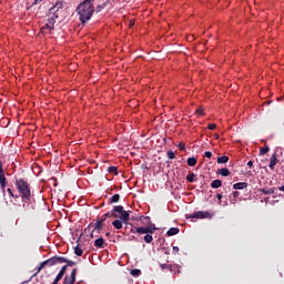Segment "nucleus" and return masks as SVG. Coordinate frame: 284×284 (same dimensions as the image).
Masks as SVG:
<instances>
[{
    "label": "nucleus",
    "mask_w": 284,
    "mask_h": 284,
    "mask_svg": "<svg viewBox=\"0 0 284 284\" xmlns=\"http://www.w3.org/2000/svg\"><path fill=\"white\" fill-rule=\"evenodd\" d=\"M43 267H47V266H45V265H43V263H41V264H40V266L36 268V270H37V272L34 273V275H33V276H37V274H39V272H41V270H42Z\"/></svg>",
    "instance_id": "37"
},
{
    "label": "nucleus",
    "mask_w": 284,
    "mask_h": 284,
    "mask_svg": "<svg viewBox=\"0 0 284 284\" xmlns=\"http://www.w3.org/2000/svg\"><path fill=\"white\" fill-rule=\"evenodd\" d=\"M112 225L115 227V230H123V222L121 220H114Z\"/></svg>",
    "instance_id": "17"
},
{
    "label": "nucleus",
    "mask_w": 284,
    "mask_h": 284,
    "mask_svg": "<svg viewBox=\"0 0 284 284\" xmlns=\"http://www.w3.org/2000/svg\"><path fill=\"white\" fill-rule=\"evenodd\" d=\"M130 274H131V276H134V277L141 276V270L133 268V270H131Z\"/></svg>",
    "instance_id": "28"
},
{
    "label": "nucleus",
    "mask_w": 284,
    "mask_h": 284,
    "mask_svg": "<svg viewBox=\"0 0 284 284\" xmlns=\"http://www.w3.org/2000/svg\"><path fill=\"white\" fill-rule=\"evenodd\" d=\"M216 199L221 202V199H223V195L221 193H217Z\"/></svg>",
    "instance_id": "49"
},
{
    "label": "nucleus",
    "mask_w": 284,
    "mask_h": 284,
    "mask_svg": "<svg viewBox=\"0 0 284 284\" xmlns=\"http://www.w3.org/2000/svg\"><path fill=\"white\" fill-rule=\"evenodd\" d=\"M247 165H248V168H253L254 166V162L253 161H248Z\"/></svg>",
    "instance_id": "51"
},
{
    "label": "nucleus",
    "mask_w": 284,
    "mask_h": 284,
    "mask_svg": "<svg viewBox=\"0 0 284 284\" xmlns=\"http://www.w3.org/2000/svg\"><path fill=\"white\" fill-rule=\"evenodd\" d=\"M267 152H270V146H264L260 150V154L261 156L267 154Z\"/></svg>",
    "instance_id": "32"
},
{
    "label": "nucleus",
    "mask_w": 284,
    "mask_h": 284,
    "mask_svg": "<svg viewBox=\"0 0 284 284\" xmlns=\"http://www.w3.org/2000/svg\"><path fill=\"white\" fill-rule=\"evenodd\" d=\"M232 203L234 204V203H236V201H232Z\"/></svg>",
    "instance_id": "55"
},
{
    "label": "nucleus",
    "mask_w": 284,
    "mask_h": 284,
    "mask_svg": "<svg viewBox=\"0 0 284 284\" xmlns=\"http://www.w3.org/2000/svg\"><path fill=\"white\" fill-rule=\"evenodd\" d=\"M63 276H65V275L63 273L59 272L52 284H59V281H61V278H63Z\"/></svg>",
    "instance_id": "29"
},
{
    "label": "nucleus",
    "mask_w": 284,
    "mask_h": 284,
    "mask_svg": "<svg viewBox=\"0 0 284 284\" xmlns=\"http://www.w3.org/2000/svg\"><path fill=\"white\" fill-rule=\"evenodd\" d=\"M65 261L64 256L55 255L53 257H50L49 260L42 262V265H45L47 267H52L53 265H61Z\"/></svg>",
    "instance_id": "5"
},
{
    "label": "nucleus",
    "mask_w": 284,
    "mask_h": 284,
    "mask_svg": "<svg viewBox=\"0 0 284 284\" xmlns=\"http://www.w3.org/2000/svg\"><path fill=\"white\" fill-rule=\"evenodd\" d=\"M166 156L170 160L176 159V154H174V151H168L166 152Z\"/></svg>",
    "instance_id": "33"
},
{
    "label": "nucleus",
    "mask_w": 284,
    "mask_h": 284,
    "mask_svg": "<svg viewBox=\"0 0 284 284\" xmlns=\"http://www.w3.org/2000/svg\"><path fill=\"white\" fill-rule=\"evenodd\" d=\"M16 189L18 190L20 197L22 199V203H30L32 201V191L30 189V183L26 181V179L20 178L16 180Z\"/></svg>",
    "instance_id": "2"
},
{
    "label": "nucleus",
    "mask_w": 284,
    "mask_h": 284,
    "mask_svg": "<svg viewBox=\"0 0 284 284\" xmlns=\"http://www.w3.org/2000/svg\"><path fill=\"white\" fill-rule=\"evenodd\" d=\"M104 243H105V240H103V237H100V239L95 240L94 246H95V247H99L100 250H103Z\"/></svg>",
    "instance_id": "16"
},
{
    "label": "nucleus",
    "mask_w": 284,
    "mask_h": 284,
    "mask_svg": "<svg viewBox=\"0 0 284 284\" xmlns=\"http://www.w3.org/2000/svg\"><path fill=\"white\" fill-rule=\"evenodd\" d=\"M217 174H220L221 176H230V169L227 168L219 169Z\"/></svg>",
    "instance_id": "18"
},
{
    "label": "nucleus",
    "mask_w": 284,
    "mask_h": 284,
    "mask_svg": "<svg viewBox=\"0 0 284 284\" xmlns=\"http://www.w3.org/2000/svg\"><path fill=\"white\" fill-rule=\"evenodd\" d=\"M227 161H230V156L227 155L217 158V163H227Z\"/></svg>",
    "instance_id": "27"
},
{
    "label": "nucleus",
    "mask_w": 284,
    "mask_h": 284,
    "mask_svg": "<svg viewBox=\"0 0 284 284\" xmlns=\"http://www.w3.org/2000/svg\"><path fill=\"white\" fill-rule=\"evenodd\" d=\"M179 232H180L179 227H171V229L166 232V234H168V236H176V234H179Z\"/></svg>",
    "instance_id": "19"
},
{
    "label": "nucleus",
    "mask_w": 284,
    "mask_h": 284,
    "mask_svg": "<svg viewBox=\"0 0 284 284\" xmlns=\"http://www.w3.org/2000/svg\"><path fill=\"white\" fill-rule=\"evenodd\" d=\"M74 254H75L77 256H83V251H82V248L79 247V246H75V247H74Z\"/></svg>",
    "instance_id": "31"
},
{
    "label": "nucleus",
    "mask_w": 284,
    "mask_h": 284,
    "mask_svg": "<svg viewBox=\"0 0 284 284\" xmlns=\"http://www.w3.org/2000/svg\"><path fill=\"white\" fill-rule=\"evenodd\" d=\"M247 187V182H239L233 185V190H245Z\"/></svg>",
    "instance_id": "14"
},
{
    "label": "nucleus",
    "mask_w": 284,
    "mask_h": 284,
    "mask_svg": "<svg viewBox=\"0 0 284 284\" xmlns=\"http://www.w3.org/2000/svg\"><path fill=\"white\" fill-rule=\"evenodd\" d=\"M63 263H67V266H68V267H72V266L77 265V262L70 261V260H68L67 257H65V261H64Z\"/></svg>",
    "instance_id": "34"
},
{
    "label": "nucleus",
    "mask_w": 284,
    "mask_h": 284,
    "mask_svg": "<svg viewBox=\"0 0 284 284\" xmlns=\"http://www.w3.org/2000/svg\"><path fill=\"white\" fill-rule=\"evenodd\" d=\"M7 185H8V181L6 179V174L0 175V187L3 192H6Z\"/></svg>",
    "instance_id": "13"
},
{
    "label": "nucleus",
    "mask_w": 284,
    "mask_h": 284,
    "mask_svg": "<svg viewBox=\"0 0 284 284\" xmlns=\"http://www.w3.org/2000/svg\"><path fill=\"white\" fill-rule=\"evenodd\" d=\"M113 213L119 214V216H115V219H120L121 221H130V212L124 211L123 206L116 205L113 207Z\"/></svg>",
    "instance_id": "4"
},
{
    "label": "nucleus",
    "mask_w": 284,
    "mask_h": 284,
    "mask_svg": "<svg viewBox=\"0 0 284 284\" xmlns=\"http://www.w3.org/2000/svg\"><path fill=\"white\" fill-rule=\"evenodd\" d=\"M186 181L189 183H195L196 181V174L195 173H190L187 176H186Z\"/></svg>",
    "instance_id": "22"
},
{
    "label": "nucleus",
    "mask_w": 284,
    "mask_h": 284,
    "mask_svg": "<svg viewBox=\"0 0 284 284\" xmlns=\"http://www.w3.org/2000/svg\"><path fill=\"white\" fill-rule=\"evenodd\" d=\"M65 272H68V265H64L61 267L60 273L65 275Z\"/></svg>",
    "instance_id": "43"
},
{
    "label": "nucleus",
    "mask_w": 284,
    "mask_h": 284,
    "mask_svg": "<svg viewBox=\"0 0 284 284\" xmlns=\"http://www.w3.org/2000/svg\"><path fill=\"white\" fill-rule=\"evenodd\" d=\"M119 201H121V195L119 194H114L109 199V203H119Z\"/></svg>",
    "instance_id": "21"
},
{
    "label": "nucleus",
    "mask_w": 284,
    "mask_h": 284,
    "mask_svg": "<svg viewBox=\"0 0 284 284\" xmlns=\"http://www.w3.org/2000/svg\"><path fill=\"white\" fill-rule=\"evenodd\" d=\"M67 6V3H65V1H63V0H59L57 3H55V6H53L50 10H49V12H50V14H57V12H59V10H63V8Z\"/></svg>",
    "instance_id": "8"
},
{
    "label": "nucleus",
    "mask_w": 284,
    "mask_h": 284,
    "mask_svg": "<svg viewBox=\"0 0 284 284\" xmlns=\"http://www.w3.org/2000/svg\"><path fill=\"white\" fill-rule=\"evenodd\" d=\"M275 190H276L275 187H273V189H261L260 192H262V194L267 195V194H274Z\"/></svg>",
    "instance_id": "24"
},
{
    "label": "nucleus",
    "mask_w": 284,
    "mask_h": 284,
    "mask_svg": "<svg viewBox=\"0 0 284 284\" xmlns=\"http://www.w3.org/2000/svg\"><path fill=\"white\" fill-rule=\"evenodd\" d=\"M214 213H210L207 211H197L193 214L186 215V219H212Z\"/></svg>",
    "instance_id": "6"
},
{
    "label": "nucleus",
    "mask_w": 284,
    "mask_h": 284,
    "mask_svg": "<svg viewBox=\"0 0 284 284\" xmlns=\"http://www.w3.org/2000/svg\"><path fill=\"white\" fill-rule=\"evenodd\" d=\"M41 1H43V0H36V1L32 3V6H37V4L41 3Z\"/></svg>",
    "instance_id": "52"
},
{
    "label": "nucleus",
    "mask_w": 284,
    "mask_h": 284,
    "mask_svg": "<svg viewBox=\"0 0 284 284\" xmlns=\"http://www.w3.org/2000/svg\"><path fill=\"white\" fill-rule=\"evenodd\" d=\"M94 223H90L84 230V234H90L91 239H94Z\"/></svg>",
    "instance_id": "12"
},
{
    "label": "nucleus",
    "mask_w": 284,
    "mask_h": 284,
    "mask_svg": "<svg viewBox=\"0 0 284 284\" xmlns=\"http://www.w3.org/2000/svg\"><path fill=\"white\" fill-rule=\"evenodd\" d=\"M276 163H278V158L276 156V153H273L270 159V164H268L270 170H275Z\"/></svg>",
    "instance_id": "10"
},
{
    "label": "nucleus",
    "mask_w": 284,
    "mask_h": 284,
    "mask_svg": "<svg viewBox=\"0 0 284 284\" xmlns=\"http://www.w3.org/2000/svg\"><path fill=\"white\" fill-rule=\"evenodd\" d=\"M223 185V181L221 180H214L213 182H211V187L213 190H219V187H221Z\"/></svg>",
    "instance_id": "15"
},
{
    "label": "nucleus",
    "mask_w": 284,
    "mask_h": 284,
    "mask_svg": "<svg viewBox=\"0 0 284 284\" xmlns=\"http://www.w3.org/2000/svg\"><path fill=\"white\" fill-rule=\"evenodd\" d=\"M104 216L106 219H116V216H119V214L114 213V211L112 210L111 212L105 213Z\"/></svg>",
    "instance_id": "26"
},
{
    "label": "nucleus",
    "mask_w": 284,
    "mask_h": 284,
    "mask_svg": "<svg viewBox=\"0 0 284 284\" xmlns=\"http://www.w3.org/2000/svg\"><path fill=\"white\" fill-rule=\"evenodd\" d=\"M108 172L110 173V174H114L115 176L119 174V169L116 168V166H110L109 169H108Z\"/></svg>",
    "instance_id": "25"
},
{
    "label": "nucleus",
    "mask_w": 284,
    "mask_h": 284,
    "mask_svg": "<svg viewBox=\"0 0 284 284\" xmlns=\"http://www.w3.org/2000/svg\"><path fill=\"white\" fill-rule=\"evenodd\" d=\"M160 267L161 270H170L172 272V264H161Z\"/></svg>",
    "instance_id": "36"
},
{
    "label": "nucleus",
    "mask_w": 284,
    "mask_h": 284,
    "mask_svg": "<svg viewBox=\"0 0 284 284\" xmlns=\"http://www.w3.org/2000/svg\"><path fill=\"white\" fill-rule=\"evenodd\" d=\"M77 283V268H73L71 275H65L63 284H74Z\"/></svg>",
    "instance_id": "9"
},
{
    "label": "nucleus",
    "mask_w": 284,
    "mask_h": 284,
    "mask_svg": "<svg viewBox=\"0 0 284 284\" xmlns=\"http://www.w3.org/2000/svg\"><path fill=\"white\" fill-rule=\"evenodd\" d=\"M105 236H110V232H106V233H105Z\"/></svg>",
    "instance_id": "53"
},
{
    "label": "nucleus",
    "mask_w": 284,
    "mask_h": 284,
    "mask_svg": "<svg viewBox=\"0 0 284 284\" xmlns=\"http://www.w3.org/2000/svg\"><path fill=\"white\" fill-rule=\"evenodd\" d=\"M207 130H216V123H210Z\"/></svg>",
    "instance_id": "40"
},
{
    "label": "nucleus",
    "mask_w": 284,
    "mask_h": 284,
    "mask_svg": "<svg viewBox=\"0 0 284 284\" xmlns=\"http://www.w3.org/2000/svg\"><path fill=\"white\" fill-rule=\"evenodd\" d=\"M204 156H205L206 159H212V152L206 151V152L204 153Z\"/></svg>",
    "instance_id": "44"
},
{
    "label": "nucleus",
    "mask_w": 284,
    "mask_h": 284,
    "mask_svg": "<svg viewBox=\"0 0 284 284\" xmlns=\"http://www.w3.org/2000/svg\"><path fill=\"white\" fill-rule=\"evenodd\" d=\"M101 230H103V221L97 220L93 224V232H95V234H101Z\"/></svg>",
    "instance_id": "11"
},
{
    "label": "nucleus",
    "mask_w": 284,
    "mask_h": 284,
    "mask_svg": "<svg viewBox=\"0 0 284 284\" xmlns=\"http://www.w3.org/2000/svg\"><path fill=\"white\" fill-rule=\"evenodd\" d=\"M138 229H139V227H132V229H131L132 234H139V232H136Z\"/></svg>",
    "instance_id": "48"
},
{
    "label": "nucleus",
    "mask_w": 284,
    "mask_h": 284,
    "mask_svg": "<svg viewBox=\"0 0 284 284\" xmlns=\"http://www.w3.org/2000/svg\"><path fill=\"white\" fill-rule=\"evenodd\" d=\"M156 230V225L151 224L149 226H140V229H136L135 232L139 234H154V231Z\"/></svg>",
    "instance_id": "7"
},
{
    "label": "nucleus",
    "mask_w": 284,
    "mask_h": 284,
    "mask_svg": "<svg viewBox=\"0 0 284 284\" xmlns=\"http://www.w3.org/2000/svg\"><path fill=\"white\" fill-rule=\"evenodd\" d=\"M140 221H146V223H150V216H140Z\"/></svg>",
    "instance_id": "41"
},
{
    "label": "nucleus",
    "mask_w": 284,
    "mask_h": 284,
    "mask_svg": "<svg viewBox=\"0 0 284 284\" xmlns=\"http://www.w3.org/2000/svg\"><path fill=\"white\" fill-rule=\"evenodd\" d=\"M78 17L81 23H85L92 19L94 14V0H84L77 7Z\"/></svg>",
    "instance_id": "1"
},
{
    "label": "nucleus",
    "mask_w": 284,
    "mask_h": 284,
    "mask_svg": "<svg viewBox=\"0 0 284 284\" xmlns=\"http://www.w3.org/2000/svg\"><path fill=\"white\" fill-rule=\"evenodd\" d=\"M195 114H199V116H203L205 112L203 111V109H196Z\"/></svg>",
    "instance_id": "39"
},
{
    "label": "nucleus",
    "mask_w": 284,
    "mask_h": 284,
    "mask_svg": "<svg viewBox=\"0 0 284 284\" xmlns=\"http://www.w3.org/2000/svg\"><path fill=\"white\" fill-rule=\"evenodd\" d=\"M144 241L146 243H152L154 241V237L152 236V234L146 233V235L144 236Z\"/></svg>",
    "instance_id": "30"
},
{
    "label": "nucleus",
    "mask_w": 284,
    "mask_h": 284,
    "mask_svg": "<svg viewBox=\"0 0 284 284\" xmlns=\"http://www.w3.org/2000/svg\"><path fill=\"white\" fill-rule=\"evenodd\" d=\"M179 148H180V150H185V144L180 143V144H179Z\"/></svg>",
    "instance_id": "50"
},
{
    "label": "nucleus",
    "mask_w": 284,
    "mask_h": 284,
    "mask_svg": "<svg viewBox=\"0 0 284 284\" xmlns=\"http://www.w3.org/2000/svg\"><path fill=\"white\" fill-rule=\"evenodd\" d=\"M179 252H180L179 246H173V254H179Z\"/></svg>",
    "instance_id": "46"
},
{
    "label": "nucleus",
    "mask_w": 284,
    "mask_h": 284,
    "mask_svg": "<svg viewBox=\"0 0 284 284\" xmlns=\"http://www.w3.org/2000/svg\"><path fill=\"white\" fill-rule=\"evenodd\" d=\"M7 192L11 199H19V195H14V192H12V189H7Z\"/></svg>",
    "instance_id": "35"
},
{
    "label": "nucleus",
    "mask_w": 284,
    "mask_h": 284,
    "mask_svg": "<svg viewBox=\"0 0 284 284\" xmlns=\"http://www.w3.org/2000/svg\"><path fill=\"white\" fill-rule=\"evenodd\" d=\"M171 272H172L173 274H181V265H179V264L172 265Z\"/></svg>",
    "instance_id": "20"
},
{
    "label": "nucleus",
    "mask_w": 284,
    "mask_h": 284,
    "mask_svg": "<svg viewBox=\"0 0 284 284\" xmlns=\"http://www.w3.org/2000/svg\"><path fill=\"white\" fill-rule=\"evenodd\" d=\"M105 8V4H98L95 8L97 12H101V10H103Z\"/></svg>",
    "instance_id": "38"
},
{
    "label": "nucleus",
    "mask_w": 284,
    "mask_h": 284,
    "mask_svg": "<svg viewBox=\"0 0 284 284\" xmlns=\"http://www.w3.org/2000/svg\"><path fill=\"white\" fill-rule=\"evenodd\" d=\"M98 221H102V223H105V221H108V217H106L105 214H104V215H102L101 219L98 220Z\"/></svg>",
    "instance_id": "47"
},
{
    "label": "nucleus",
    "mask_w": 284,
    "mask_h": 284,
    "mask_svg": "<svg viewBox=\"0 0 284 284\" xmlns=\"http://www.w3.org/2000/svg\"><path fill=\"white\" fill-rule=\"evenodd\" d=\"M6 174V172L3 171V162H1L0 160V175Z\"/></svg>",
    "instance_id": "42"
},
{
    "label": "nucleus",
    "mask_w": 284,
    "mask_h": 284,
    "mask_svg": "<svg viewBox=\"0 0 284 284\" xmlns=\"http://www.w3.org/2000/svg\"><path fill=\"white\" fill-rule=\"evenodd\" d=\"M239 196H241V192L239 191L233 192V197L239 199Z\"/></svg>",
    "instance_id": "45"
},
{
    "label": "nucleus",
    "mask_w": 284,
    "mask_h": 284,
    "mask_svg": "<svg viewBox=\"0 0 284 284\" xmlns=\"http://www.w3.org/2000/svg\"><path fill=\"white\" fill-rule=\"evenodd\" d=\"M215 139H219V135H215Z\"/></svg>",
    "instance_id": "54"
},
{
    "label": "nucleus",
    "mask_w": 284,
    "mask_h": 284,
    "mask_svg": "<svg viewBox=\"0 0 284 284\" xmlns=\"http://www.w3.org/2000/svg\"><path fill=\"white\" fill-rule=\"evenodd\" d=\"M196 158H189L187 160H186V163H187V165H190V168H194V165H196Z\"/></svg>",
    "instance_id": "23"
},
{
    "label": "nucleus",
    "mask_w": 284,
    "mask_h": 284,
    "mask_svg": "<svg viewBox=\"0 0 284 284\" xmlns=\"http://www.w3.org/2000/svg\"><path fill=\"white\" fill-rule=\"evenodd\" d=\"M57 19H59V14H53L47 20V23L41 28L42 34H48V32L54 31V23H57Z\"/></svg>",
    "instance_id": "3"
}]
</instances>
